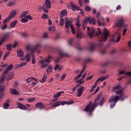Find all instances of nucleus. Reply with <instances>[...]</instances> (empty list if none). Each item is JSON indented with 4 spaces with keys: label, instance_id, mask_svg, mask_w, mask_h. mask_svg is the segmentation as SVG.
Returning a JSON list of instances; mask_svg holds the SVG:
<instances>
[{
    "label": "nucleus",
    "instance_id": "4be33fe9",
    "mask_svg": "<svg viewBox=\"0 0 131 131\" xmlns=\"http://www.w3.org/2000/svg\"><path fill=\"white\" fill-rule=\"evenodd\" d=\"M9 92L11 95H19V92L17 91V89H13L12 88H10Z\"/></svg>",
    "mask_w": 131,
    "mask_h": 131
},
{
    "label": "nucleus",
    "instance_id": "5fc2aeb1",
    "mask_svg": "<svg viewBox=\"0 0 131 131\" xmlns=\"http://www.w3.org/2000/svg\"><path fill=\"white\" fill-rule=\"evenodd\" d=\"M66 78V74H63L62 76L60 78L61 81L64 80L65 78Z\"/></svg>",
    "mask_w": 131,
    "mask_h": 131
},
{
    "label": "nucleus",
    "instance_id": "412c9836",
    "mask_svg": "<svg viewBox=\"0 0 131 131\" xmlns=\"http://www.w3.org/2000/svg\"><path fill=\"white\" fill-rule=\"evenodd\" d=\"M74 103V101L71 100L69 101H63L61 102V104L62 106H64V105L66 104L67 105H71L72 104H73Z\"/></svg>",
    "mask_w": 131,
    "mask_h": 131
},
{
    "label": "nucleus",
    "instance_id": "f3484780",
    "mask_svg": "<svg viewBox=\"0 0 131 131\" xmlns=\"http://www.w3.org/2000/svg\"><path fill=\"white\" fill-rule=\"evenodd\" d=\"M86 69V66L84 65V66H83V69L82 70V71H81L80 74H79V75L77 76L75 78V79H74V80H75V81L77 80V79H78L79 78H80V77H81V75H82V73L84 72V71Z\"/></svg>",
    "mask_w": 131,
    "mask_h": 131
},
{
    "label": "nucleus",
    "instance_id": "4468645a",
    "mask_svg": "<svg viewBox=\"0 0 131 131\" xmlns=\"http://www.w3.org/2000/svg\"><path fill=\"white\" fill-rule=\"evenodd\" d=\"M97 23L99 26H105V22H104V18L100 17L97 19Z\"/></svg>",
    "mask_w": 131,
    "mask_h": 131
},
{
    "label": "nucleus",
    "instance_id": "bb28decb",
    "mask_svg": "<svg viewBox=\"0 0 131 131\" xmlns=\"http://www.w3.org/2000/svg\"><path fill=\"white\" fill-rule=\"evenodd\" d=\"M17 57H21L24 56V52L20 50H17Z\"/></svg>",
    "mask_w": 131,
    "mask_h": 131
},
{
    "label": "nucleus",
    "instance_id": "09e8293b",
    "mask_svg": "<svg viewBox=\"0 0 131 131\" xmlns=\"http://www.w3.org/2000/svg\"><path fill=\"white\" fill-rule=\"evenodd\" d=\"M9 55H10V52L8 51L5 55H4V57H3V60H6V59H7V58L8 57V56H9Z\"/></svg>",
    "mask_w": 131,
    "mask_h": 131
},
{
    "label": "nucleus",
    "instance_id": "338daca9",
    "mask_svg": "<svg viewBox=\"0 0 131 131\" xmlns=\"http://www.w3.org/2000/svg\"><path fill=\"white\" fill-rule=\"evenodd\" d=\"M18 85V82L14 81L13 86L14 88H17V86Z\"/></svg>",
    "mask_w": 131,
    "mask_h": 131
},
{
    "label": "nucleus",
    "instance_id": "1a4fd4ad",
    "mask_svg": "<svg viewBox=\"0 0 131 131\" xmlns=\"http://www.w3.org/2000/svg\"><path fill=\"white\" fill-rule=\"evenodd\" d=\"M88 34L90 38H93V36H96V35H98L99 33L96 31L94 28H92L91 31V28L90 27H88L87 28Z\"/></svg>",
    "mask_w": 131,
    "mask_h": 131
},
{
    "label": "nucleus",
    "instance_id": "0eeeda50",
    "mask_svg": "<svg viewBox=\"0 0 131 131\" xmlns=\"http://www.w3.org/2000/svg\"><path fill=\"white\" fill-rule=\"evenodd\" d=\"M65 26L67 29H69V26H70L72 29V33H73L74 34H75V32L76 30H75V28H74V26L72 25V23H71V21L69 20V19H68V18H66Z\"/></svg>",
    "mask_w": 131,
    "mask_h": 131
},
{
    "label": "nucleus",
    "instance_id": "a878e982",
    "mask_svg": "<svg viewBox=\"0 0 131 131\" xmlns=\"http://www.w3.org/2000/svg\"><path fill=\"white\" fill-rule=\"evenodd\" d=\"M60 18H63L64 16H67V10H63L61 11L60 13Z\"/></svg>",
    "mask_w": 131,
    "mask_h": 131
},
{
    "label": "nucleus",
    "instance_id": "864d4df0",
    "mask_svg": "<svg viewBox=\"0 0 131 131\" xmlns=\"http://www.w3.org/2000/svg\"><path fill=\"white\" fill-rule=\"evenodd\" d=\"M77 83H79V84H82V83H83L84 82V81H81V79H79L76 81Z\"/></svg>",
    "mask_w": 131,
    "mask_h": 131
},
{
    "label": "nucleus",
    "instance_id": "6ab92c4d",
    "mask_svg": "<svg viewBox=\"0 0 131 131\" xmlns=\"http://www.w3.org/2000/svg\"><path fill=\"white\" fill-rule=\"evenodd\" d=\"M16 105L19 109H21V110H26V106L24 105L23 104L20 103L19 102H17Z\"/></svg>",
    "mask_w": 131,
    "mask_h": 131
},
{
    "label": "nucleus",
    "instance_id": "b1692460",
    "mask_svg": "<svg viewBox=\"0 0 131 131\" xmlns=\"http://www.w3.org/2000/svg\"><path fill=\"white\" fill-rule=\"evenodd\" d=\"M16 14L17 12H16V10H13L10 12L8 17H9L10 19H12V18H14V17L16 16Z\"/></svg>",
    "mask_w": 131,
    "mask_h": 131
},
{
    "label": "nucleus",
    "instance_id": "e2e57ef3",
    "mask_svg": "<svg viewBox=\"0 0 131 131\" xmlns=\"http://www.w3.org/2000/svg\"><path fill=\"white\" fill-rule=\"evenodd\" d=\"M79 4L80 7H82L83 5V1H82V0H79Z\"/></svg>",
    "mask_w": 131,
    "mask_h": 131
},
{
    "label": "nucleus",
    "instance_id": "a19ab883",
    "mask_svg": "<svg viewBox=\"0 0 131 131\" xmlns=\"http://www.w3.org/2000/svg\"><path fill=\"white\" fill-rule=\"evenodd\" d=\"M7 27H8V25L3 24L1 27V28L2 30H5V29H6V28H7Z\"/></svg>",
    "mask_w": 131,
    "mask_h": 131
},
{
    "label": "nucleus",
    "instance_id": "a18cd8bd",
    "mask_svg": "<svg viewBox=\"0 0 131 131\" xmlns=\"http://www.w3.org/2000/svg\"><path fill=\"white\" fill-rule=\"evenodd\" d=\"M60 26H63L64 25V19L63 17H60Z\"/></svg>",
    "mask_w": 131,
    "mask_h": 131
},
{
    "label": "nucleus",
    "instance_id": "2eb2a0df",
    "mask_svg": "<svg viewBox=\"0 0 131 131\" xmlns=\"http://www.w3.org/2000/svg\"><path fill=\"white\" fill-rule=\"evenodd\" d=\"M71 6L72 11L75 12V11H79L80 10V7H78L77 5H74L73 2L71 3Z\"/></svg>",
    "mask_w": 131,
    "mask_h": 131
},
{
    "label": "nucleus",
    "instance_id": "c03bdc74",
    "mask_svg": "<svg viewBox=\"0 0 131 131\" xmlns=\"http://www.w3.org/2000/svg\"><path fill=\"white\" fill-rule=\"evenodd\" d=\"M85 11H86V12H91V11H92V8L89 6H86L85 7Z\"/></svg>",
    "mask_w": 131,
    "mask_h": 131
},
{
    "label": "nucleus",
    "instance_id": "393cba45",
    "mask_svg": "<svg viewBox=\"0 0 131 131\" xmlns=\"http://www.w3.org/2000/svg\"><path fill=\"white\" fill-rule=\"evenodd\" d=\"M9 103H10V100L7 99L5 103H4L3 104V107L4 109H8V108L10 107V104H9Z\"/></svg>",
    "mask_w": 131,
    "mask_h": 131
},
{
    "label": "nucleus",
    "instance_id": "de8ad7c7",
    "mask_svg": "<svg viewBox=\"0 0 131 131\" xmlns=\"http://www.w3.org/2000/svg\"><path fill=\"white\" fill-rule=\"evenodd\" d=\"M104 103H105V98H102V100L99 102V104L100 106H103L104 104Z\"/></svg>",
    "mask_w": 131,
    "mask_h": 131
},
{
    "label": "nucleus",
    "instance_id": "20e7f679",
    "mask_svg": "<svg viewBox=\"0 0 131 131\" xmlns=\"http://www.w3.org/2000/svg\"><path fill=\"white\" fill-rule=\"evenodd\" d=\"M28 53L26 55V59L27 62H29L30 59H31V55H32V63L33 64V47H31V46H28L26 48Z\"/></svg>",
    "mask_w": 131,
    "mask_h": 131
},
{
    "label": "nucleus",
    "instance_id": "37998d69",
    "mask_svg": "<svg viewBox=\"0 0 131 131\" xmlns=\"http://www.w3.org/2000/svg\"><path fill=\"white\" fill-rule=\"evenodd\" d=\"M32 80H33V77H29L27 79V82H29V83H30V82H32V84H33V81Z\"/></svg>",
    "mask_w": 131,
    "mask_h": 131
},
{
    "label": "nucleus",
    "instance_id": "2f4dec72",
    "mask_svg": "<svg viewBox=\"0 0 131 131\" xmlns=\"http://www.w3.org/2000/svg\"><path fill=\"white\" fill-rule=\"evenodd\" d=\"M47 75H46V74H45L44 76H43L42 79H41L40 80V82L41 83H43V82H46V81H47Z\"/></svg>",
    "mask_w": 131,
    "mask_h": 131
},
{
    "label": "nucleus",
    "instance_id": "4c0bfd02",
    "mask_svg": "<svg viewBox=\"0 0 131 131\" xmlns=\"http://www.w3.org/2000/svg\"><path fill=\"white\" fill-rule=\"evenodd\" d=\"M95 51V44L92 43L90 46V52H94Z\"/></svg>",
    "mask_w": 131,
    "mask_h": 131
},
{
    "label": "nucleus",
    "instance_id": "72a5a7b5",
    "mask_svg": "<svg viewBox=\"0 0 131 131\" xmlns=\"http://www.w3.org/2000/svg\"><path fill=\"white\" fill-rule=\"evenodd\" d=\"M77 38H82V33L80 31L78 32L76 35Z\"/></svg>",
    "mask_w": 131,
    "mask_h": 131
},
{
    "label": "nucleus",
    "instance_id": "ddd939ff",
    "mask_svg": "<svg viewBox=\"0 0 131 131\" xmlns=\"http://www.w3.org/2000/svg\"><path fill=\"white\" fill-rule=\"evenodd\" d=\"M40 48H41V45L40 43H37L35 47L33 48V52L34 53L35 51H37L38 54H39L40 53Z\"/></svg>",
    "mask_w": 131,
    "mask_h": 131
},
{
    "label": "nucleus",
    "instance_id": "6e6552de",
    "mask_svg": "<svg viewBox=\"0 0 131 131\" xmlns=\"http://www.w3.org/2000/svg\"><path fill=\"white\" fill-rule=\"evenodd\" d=\"M42 9L45 13H49V9H51L50 0H45V3L42 6Z\"/></svg>",
    "mask_w": 131,
    "mask_h": 131
},
{
    "label": "nucleus",
    "instance_id": "4d7b16f0",
    "mask_svg": "<svg viewBox=\"0 0 131 131\" xmlns=\"http://www.w3.org/2000/svg\"><path fill=\"white\" fill-rule=\"evenodd\" d=\"M120 38H121V34H119V35H118L116 42H119V41L120 40Z\"/></svg>",
    "mask_w": 131,
    "mask_h": 131
},
{
    "label": "nucleus",
    "instance_id": "f704fd0d",
    "mask_svg": "<svg viewBox=\"0 0 131 131\" xmlns=\"http://www.w3.org/2000/svg\"><path fill=\"white\" fill-rule=\"evenodd\" d=\"M14 4H15V2L12 1H9L8 3L7 4V6L10 7H12V6L14 5Z\"/></svg>",
    "mask_w": 131,
    "mask_h": 131
},
{
    "label": "nucleus",
    "instance_id": "58836bf2",
    "mask_svg": "<svg viewBox=\"0 0 131 131\" xmlns=\"http://www.w3.org/2000/svg\"><path fill=\"white\" fill-rule=\"evenodd\" d=\"M110 64V61H106L101 64L102 67H107Z\"/></svg>",
    "mask_w": 131,
    "mask_h": 131
},
{
    "label": "nucleus",
    "instance_id": "6e6d98bb",
    "mask_svg": "<svg viewBox=\"0 0 131 131\" xmlns=\"http://www.w3.org/2000/svg\"><path fill=\"white\" fill-rule=\"evenodd\" d=\"M90 62H92V59L88 58L85 60V63L88 64V63H90Z\"/></svg>",
    "mask_w": 131,
    "mask_h": 131
},
{
    "label": "nucleus",
    "instance_id": "5701e85b",
    "mask_svg": "<svg viewBox=\"0 0 131 131\" xmlns=\"http://www.w3.org/2000/svg\"><path fill=\"white\" fill-rule=\"evenodd\" d=\"M4 91H5V88L0 86V101L3 99V97H4Z\"/></svg>",
    "mask_w": 131,
    "mask_h": 131
},
{
    "label": "nucleus",
    "instance_id": "39448f33",
    "mask_svg": "<svg viewBox=\"0 0 131 131\" xmlns=\"http://www.w3.org/2000/svg\"><path fill=\"white\" fill-rule=\"evenodd\" d=\"M53 59V56L49 55L47 58H46L45 59L41 60L39 61V63L40 64H42L41 65V68H45V67H47L48 65H49V63H51V60Z\"/></svg>",
    "mask_w": 131,
    "mask_h": 131
},
{
    "label": "nucleus",
    "instance_id": "f257e3e1",
    "mask_svg": "<svg viewBox=\"0 0 131 131\" xmlns=\"http://www.w3.org/2000/svg\"><path fill=\"white\" fill-rule=\"evenodd\" d=\"M123 88L121 87L120 85H115L113 89V91L116 94V95H119L116 96L115 98L111 97L109 100L110 103L112 102L111 105V108H114V107L116 105V102H118V100H121L122 101H124L126 96L123 92Z\"/></svg>",
    "mask_w": 131,
    "mask_h": 131
},
{
    "label": "nucleus",
    "instance_id": "dca6fc26",
    "mask_svg": "<svg viewBox=\"0 0 131 131\" xmlns=\"http://www.w3.org/2000/svg\"><path fill=\"white\" fill-rule=\"evenodd\" d=\"M13 67L14 66H13V64H9V66L7 68V69L4 71L3 74H7V73H8L9 71H11V70L13 69Z\"/></svg>",
    "mask_w": 131,
    "mask_h": 131
},
{
    "label": "nucleus",
    "instance_id": "423d86ee",
    "mask_svg": "<svg viewBox=\"0 0 131 131\" xmlns=\"http://www.w3.org/2000/svg\"><path fill=\"white\" fill-rule=\"evenodd\" d=\"M116 27H123V28H126L127 27V24H124V19L121 18L118 19L115 23Z\"/></svg>",
    "mask_w": 131,
    "mask_h": 131
},
{
    "label": "nucleus",
    "instance_id": "0e129e2a",
    "mask_svg": "<svg viewBox=\"0 0 131 131\" xmlns=\"http://www.w3.org/2000/svg\"><path fill=\"white\" fill-rule=\"evenodd\" d=\"M27 19H29V20H32V17H31V16L30 15H26V16Z\"/></svg>",
    "mask_w": 131,
    "mask_h": 131
},
{
    "label": "nucleus",
    "instance_id": "cd10ccee",
    "mask_svg": "<svg viewBox=\"0 0 131 131\" xmlns=\"http://www.w3.org/2000/svg\"><path fill=\"white\" fill-rule=\"evenodd\" d=\"M13 77H14V73H13V72H10L7 76V79L8 81L11 80V79H12Z\"/></svg>",
    "mask_w": 131,
    "mask_h": 131
},
{
    "label": "nucleus",
    "instance_id": "f03ea898",
    "mask_svg": "<svg viewBox=\"0 0 131 131\" xmlns=\"http://www.w3.org/2000/svg\"><path fill=\"white\" fill-rule=\"evenodd\" d=\"M102 93L98 94L97 97L96 98L95 102L93 103V101H91L86 105V107L84 110L85 112H89V115L92 116V113L95 111L96 107L99 106V103L97 102L100 101V99L102 97Z\"/></svg>",
    "mask_w": 131,
    "mask_h": 131
},
{
    "label": "nucleus",
    "instance_id": "473e14b6",
    "mask_svg": "<svg viewBox=\"0 0 131 131\" xmlns=\"http://www.w3.org/2000/svg\"><path fill=\"white\" fill-rule=\"evenodd\" d=\"M63 92H59L58 93L55 94L54 95V98H55V99H57V98H59L61 96V94H63Z\"/></svg>",
    "mask_w": 131,
    "mask_h": 131
},
{
    "label": "nucleus",
    "instance_id": "69168bd1",
    "mask_svg": "<svg viewBox=\"0 0 131 131\" xmlns=\"http://www.w3.org/2000/svg\"><path fill=\"white\" fill-rule=\"evenodd\" d=\"M85 6H86L87 4H90V0H84Z\"/></svg>",
    "mask_w": 131,
    "mask_h": 131
},
{
    "label": "nucleus",
    "instance_id": "774afa93",
    "mask_svg": "<svg viewBox=\"0 0 131 131\" xmlns=\"http://www.w3.org/2000/svg\"><path fill=\"white\" fill-rule=\"evenodd\" d=\"M26 65V62H23L20 64V67H23V66H25Z\"/></svg>",
    "mask_w": 131,
    "mask_h": 131
},
{
    "label": "nucleus",
    "instance_id": "a211bd4d",
    "mask_svg": "<svg viewBox=\"0 0 131 131\" xmlns=\"http://www.w3.org/2000/svg\"><path fill=\"white\" fill-rule=\"evenodd\" d=\"M122 74H124L125 75H128V76H131V72L125 71V69L122 70L119 73V75H121Z\"/></svg>",
    "mask_w": 131,
    "mask_h": 131
},
{
    "label": "nucleus",
    "instance_id": "49530a36",
    "mask_svg": "<svg viewBox=\"0 0 131 131\" xmlns=\"http://www.w3.org/2000/svg\"><path fill=\"white\" fill-rule=\"evenodd\" d=\"M76 48L78 49V50H79V51H81V50H82V47H81V45H80L79 43H77Z\"/></svg>",
    "mask_w": 131,
    "mask_h": 131
},
{
    "label": "nucleus",
    "instance_id": "680f3d73",
    "mask_svg": "<svg viewBox=\"0 0 131 131\" xmlns=\"http://www.w3.org/2000/svg\"><path fill=\"white\" fill-rule=\"evenodd\" d=\"M17 45H18V43L15 41L13 45H12V48L13 49H15V48H16V47H17Z\"/></svg>",
    "mask_w": 131,
    "mask_h": 131
},
{
    "label": "nucleus",
    "instance_id": "9d476101",
    "mask_svg": "<svg viewBox=\"0 0 131 131\" xmlns=\"http://www.w3.org/2000/svg\"><path fill=\"white\" fill-rule=\"evenodd\" d=\"M59 54L60 55V57H58L57 60L55 61V63H58V62H59L60 60L62 59V58H66L67 57H69V55L68 54L65 53L64 51L62 50H59Z\"/></svg>",
    "mask_w": 131,
    "mask_h": 131
},
{
    "label": "nucleus",
    "instance_id": "c756f323",
    "mask_svg": "<svg viewBox=\"0 0 131 131\" xmlns=\"http://www.w3.org/2000/svg\"><path fill=\"white\" fill-rule=\"evenodd\" d=\"M61 105V101H56L54 102L53 105H51L52 107H58Z\"/></svg>",
    "mask_w": 131,
    "mask_h": 131
},
{
    "label": "nucleus",
    "instance_id": "9b49d317",
    "mask_svg": "<svg viewBox=\"0 0 131 131\" xmlns=\"http://www.w3.org/2000/svg\"><path fill=\"white\" fill-rule=\"evenodd\" d=\"M108 76H102L101 77L99 78L95 82V85L92 87L93 89H96L97 88L98 82H99V81H104V80L108 78Z\"/></svg>",
    "mask_w": 131,
    "mask_h": 131
},
{
    "label": "nucleus",
    "instance_id": "8fccbe9b",
    "mask_svg": "<svg viewBox=\"0 0 131 131\" xmlns=\"http://www.w3.org/2000/svg\"><path fill=\"white\" fill-rule=\"evenodd\" d=\"M21 22L22 23H26V22H28V19L27 18H23L21 19Z\"/></svg>",
    "mask_w": 131,
    "mask_h": 131
},
{
    "label": "nucleus",
    "instance_id": "aec40b11",
    "mask_svg": "<svg viewBox=\"0 0 131 131\" xmlns=\"http://www.w3.org/2000/svg\"><path fill=\"white\" fill-rule=\"evenodd\" d=\"M35 107H36V108H39V109L42 110L46 108V105L42 104V102H37L35 105Z\"/></svg>",
    "mask_w": 131,
    "mask_h": 131
},
{
    "label": "nucleus",
    "instance_id": "3c124183",
    "mask_svg": "<svg viewBox=\"0 0 131 131\" xmlns=\"http://www.w3.org/2000/svg\"><path fill=\"white\" fill-rule=\"evenodd\" d=\"M3 37H4V38L6 40L8 39V38H9V37H10V34H9V33L5 34Z\"/></svg>",
    "mask_w": 131,
    "mask_h": 131
},
{
    "label": "nucleus",
    "instance_id": "7c9ffc66",
    "mask_svg": "<svg viewBox=\"0 0 131 131\" xmlns=\"http://www.w3.org/2000/svg\"><path fill=\"white\" fill-rule=\"evenodd\" d=\"M13 48V46L12 44H7L6 46V48L7 50V51H12V48Z\"/></svg>",
    "mask_w": 131,
    "mask_h": 131
},
{
    "label": "nucleus",
    "instance_id": "bf43d9fd",
    "mask_svg": "<svg viewBox=\"0 0 131 131\" xmlns=\"http://www.w3.org/2000/svg\"><path fill=\"white\" fill-rule=\"evenodd\" d=\"M94 19H95L94 18H92L91 17H89V20H88V22H89V24H92Z\"/></svg>",
    "mask_w": 131,
    "mask_h": 131
},
{
    "label": "nucleus",
    "instance_id": "ea45409f",
    "mask_svg": "<svg viewBox=\"0 0 131 131\" xmlns=\"http://www.w3.org/2000/svg\"><path fill=\"white\" fill-rule=\"evenodd\" d=\"M58 69H59V71H61L62 70V67H60L59 64H57L54 68V70H58Z\"/></svg>",
    "mask_w": 131,
    "mask_h": 131
},
{
    "label": "nucleus",
    "instance_id": "e433bc0d",
    "mask_svg": "<svg viewBox=\"0 0 131 131\" xmlns=\"http://www.w3.org/2000/svg\"><path fill=\"white\" fill-rule=\"evenodd\" d=\"M11 20V17H7L6 18H5L4 21H3V24H7V22H9Z\"/></svg>",
    "mask_w": 131,
    "mask_h": 131
},
{
    "label": "nucleus",
    "instance_id": "c85d7f7f",
    "mask_svg": "<svg viewBox=\"0 0 131 131\" xmlns=\"http://www.w3.org/2000/svg\"><path fill=\"white\" fill-rule=\"evenodd\" d=\"M17 23H18L17 20L16 19V20L13 21L10 24V27L12 28H14V27H15V26H16V24H17Z\"/></svg>",
    "mask_w": 131,
    "mask_h": 131
},
{
    "label": "nucleus",
    "instance_id": "f8f14e48",
    "mask_svg": "<svg viewBox=\"0 0 131 131\" xmlns=\"http://www.w3.org/2000/svg\"><path fill=\"white\" fill-rule=\"evenodd\" d=\"M84 90H85V88H84L83 86H80L79 87V89H77V91H78L77 97H81V96H82V94Z\"/></svg>",
    "mask_w": 131,
    "mask_h": 131
},
{
    "label": "nucleus",
    "instance_id": "13d9d810",
    "mask_svg": "<svg viewBox=\"0 0 131 131\" xmlns=\"http://www.w3.org/2000/svg\"><path fill=\"white\" fill-rule=\"evenodd\" d=\"M55 27H50L49 28V31H55Z\"/></svg>",
    "mask_w": 131,
    "mask_h": 131
},
{
    "label": "nucleus",
    "instance_id": "7ed1b4c3",
    "mask_svg": "<svg viewBox=\"0 0 131 131\" xmlns=\"http://www.w3.org/2000/svg\"><path fill=\"white\" fill-rule=\"evenodd\" d=\"M97 30L98 31V35H96L98 37L100 36V40L98 42L97 46L98 47H102L103 46V42L106 41L107 40V38H108V36H109V32L108 31L107 28H104L103 29V34L101 32V29L100 28H98Z\"/></svg>",
    "mask_w": 131,
    "mask_h": 131
},
{
    "label": "nucleus",
    "instance_id": "052dcab7",
    "mask_svg": "<svg viewBox=\"0 0 131 131\" xmlns=\"http://www.w3.org/2000/svg\"><path fill=\"white\" fill-rule=\"evenodd\" d=\"M43 38H48V37H49V36L48 35V33H45L43 35Z\"/></svg>",
    "mask_w": 131,
    "mask_h": 131
},
{
    "label": "nucleus",
    "instance_id": "603ef678",
    "mask_svg": "<svg viewBox=\"0 0 131 131\" xmlns=\"http://www.w3.org/2000/svg\"><path fill=\"white\" fill-rule=\"evenodd\" d=\"M42 19H48L49 17H48V14H47L46 13H43L42 16Z\"/></svg>",
    "mask_w": 131,
    "mask_h": 131
},
{
    "label": "nucleus",
    "instance_id": "79ce46f5",
    "mask_svg": "<svg viewBox=\"0 0 131 131\" xmlns=\"http://www.w3.org/2000/svg\"><path fill=\"white\" fill-rule=\"evenodd\" d=\"M89 20H90V17H86L82 21V24H85L86 25L88 24V22H89Z\"/></svg>",
    "mask_w": 131,
    "mask_h": 131
},
{
    "label": "nucleus",
    "instance_id": "c9c22d12",
    "mask_svg": "<svg viewBox=\"0 0 131 131\" xmlns=\"http://www.w3.org/2000/svg\"><path fill=\"white\" fill-rule=\"evenodd\" d=\"M27 14H28V11H24L21 14L19 17L20 18H23V17H25Z\"/></svg>",
    "mask_w": 131,
    "mask_h": 131
}]
</instances>
